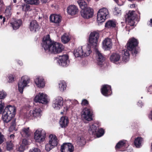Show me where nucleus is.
<instances>
[{"label":"nucleus","instance_id":"5701e85b","mask_svg":"<svg viewBox=\"0 0 152 152\" xmlns=\"http://www.w3.org/2000/svg\"><path fill=\"white\" fill-rule=\"evenodd\" d=\"M100 126L99 123L97 124L96 123L92 124L90 125V127L88 129V131L90 134L95 135L96 133L98 128Z\"/></svg>","mask_w":152,"mask_h":152},{"label":"nucleus","instance_id":"052dcab7","mask_svg":"<svg viewBox=\"0 0 152 152\" xmlns=\"http://www.w3.org/2000/svg\"><path fill=\"white\" fill-rule=\"evenodd\" d=\"M18 64L19 65H20V66H21L23 64V63L21 61L18 60Z\"/></svg>","mask_w":152,"mask_h":152},{"label":"nucleus","instance_id":"412c9836","mask_svg":"<svg viewBox=\"0 0 152 152\" xmlns=\"http://www.w3.org/2000/svg\"><path fill=\"white\" fill-rule=\"evenodd\" d=\"M35 83L39 88H43L45 85L44 79L41 77L37 76L34 80Z\"/></svg>","mask_w":152,"mask_h":152},{"label":"nucleus","instance_id":"2f4dec72","mask_svg":"<svg viewBox=\"0 0 152 152\" xmlns=\"http://www.w3.org/2000/svg\"><path fill=\"white\" fill-rule=\"evenodd\" d=\"M66 84L63 80L60 81L58 83V89L61 92H63L66 89Z\"/></svg>","mask_w":152,"mask_h":152},{"label":"nucleus","instance_id":"473e14b6","mask_svg":"<svg viewBox=\"0 0 152 152\" xmlns=\"http://www.w3.org/2000/svg\"><path fill=\"white\" fill-rule=\"evenodd\" d=\"M124 54L122 59L124 61L126 62L129 59L130 54L129 51L127 49H124L122 52Z\"/></svg>","mask_w":152,"mask_h":152},{"label":"nucleus","instance_id":"37998d69","mask_svg":"<svg viewBox=\"0 0 152 152\" xmlns=\"http://www.w3.org/2000/svg\"><path fill=\"white\" fill-rule=\"evenodd\" d=\"M104 133V130L102 129H100L97 131L96 133L95 134L98 137H100L103 135Z\"/></svg>","mask_w":152,"mask_h":152},{"label":"nucleus","instance_id":"7ed1b4c3","mask_svg":"<svg viewBox=\"0 0 152 152\" xmlns=\"http://www.w3.org/2000/svg\"><path fill=\"white\" fill-rule=\"evenodd\" d=\"M89 45L80 46L74 50V54L76 57L83 58L88 56L91 52Z\"/></svg>","mask_w":152,"mask_h":152},{"label":"nucleus","instance_id":"ddd939ff","mask_svg":"<svg viewBox=\"0 0 152 152\" xmlns=\"http://www.w3.org/2000/svg\"><path fill=\"white\" fill-rule=\"evenodd\" d=\"M81 16L84 18L88 19L92 17L93 15V10L92 9L88 7L81 10Z\"/></svg>","mask_w":152,"mask_h":152},{"label":"nucleus","instance_id":"a211bd4d","mask_svg":"<svg viewBox=\"0 0 152 152\" xmlns=\"http://www.w3.org/2000/svg\"><path fill=\"white\" fill-rule=\"evenodd\" d=\"M29 28L30 31L35 33L38 31L40 27L36 20H33L30 22Z\"/></svg>","mask_w":152,"mask_h":152},{"label":"nucleus","instance_id":"f3484780","mask_svg":"<svg viewBox=\"0 0 152 152\" xmlns=\"http://www.w3.org/2000/svg\"><path fill=\"white\" fill-rule=\"evenodd\" d=\"M10 23L13 29L16 30L22 25V21L21 19H14L11 21Z\"/></svg>","mask_w":152,"mask_h":152},{"label":"nucleus","instance_id":"8fccbe9b","mask_svg":"<svg viewBox=\"0 0 152 152\" xmlns=\"http://www.w3.org/2000/svg\"><path fill=\"white\" fill-rule=\"evenodd\" d=\"M29 152H41L40 150L37 148H34L31 149Z\"/></svg>","mask_w":152,"mask_h":152},{"label":"nucleus","instance_id":"1a4fd4ad","mask_svg":"<svg viewBox=\"0 0 152 152\" xmlns=\"http://www.w3.org/2000/svg\"><path fill=\"white\" fill-rule=\"evenodd\" d=\"M93 112L91 109L86 107L81 112V118L88 121H91L93 120Z\"/></svg>","mask_w":152,"mask_h":152},{"label":"nucleus","instance_id":"0e129e2a","mask_svg":"<svg viewBox=\"0 0 152 152\" xmlns=\"http://www.w3.org/2000/svg\"><path fill=\"white\" fill-rule=\"evenodd\" d=\"M15 137V136L14 134H11L10 135V137L11 139H14Z\"/></svg>","mask_w":152,"mask_h":152},{"label":"nucleus","instance_id":"680f3d73","mask_svg":"<svg viewBox=\"0 0 152 152\" xmlns=\"http://www.w3.org/2000/svg\"><path fill=\"white\" fill-rule=\"evenodd\" d=\"M138 103L139 104H137L138 105V106H139L140 107H142L143 105L142 103V102H141V101L139 102Z\"/></svg>","mask_w":152,"mask_h":152},{"label":"nucleus","instance_id":"6ab92c4d","mask_svg":"<svg viewBox=\"0 0 152 152\" xmlns=\"http://www.w3.org/2000/svg\"><path fill=\"white\" fill-rule=\"evenodd\" d=\"M101 92L102 94L105 96H108L112 94L111 87L107 85H104L103 86L101 89Z\"/></svg>","mask_w":152,"mask_h":152},{"label":"nucleus","instance_id":"774afa93","mask_svg":"<svg viewBox=\"0 0 152 152\" xmlns=\"http://www.w3.org/2000/svg\"><path fill=\"white\" fill-rule=\"evenodd\" d=\"M150 23L149 24V25L151 26H152V19H151L150 20Z\"/></svg>","mask_w":152,"mask_h":152},{"label":"nucleus","instance_id":"ea45409f","mask_svg":"<svg viewBox=\"0 0 152 152\" xmlns=\"http://www.w3.org/2000/svg\"><path fill=\"white\" fill-rule=\"evenodd\" d=\"M28 4L37 5L39 3V0H24Z\"/></svg>","mask_w":152,"mask_h":152},{"label":"nucleus","instance_id":"2eb2a0df","mask_svg":"<svg viewBox=\"0 0 152 152\" xmlns=\"http://www.w3.org/2000/svg\"><path fill=\"white\" fill-rule=\"evenodd\" d=\"M74 150V146L72 144L66 143L61 145V152H72Z\"/></svg>","mask_w":152,"mask_h":152},{"label":"nucleus","instance_id":"c9c22d12","mask_svg":"<svg viewBox=\"0 0 152 152\" xmlns=\"http://www.w3.org/2000/svg\"><path fill=\"white\" fill-rule=\"evenodd\" d=\"M77 2L82 10L88 7L86 3L84 0H78Z\"/></svg>","mask_w":152,"mask_h":152},{"label":"nucleus","instance_id":"09e8293b","mask_svg":"<svg viewBox=\"0 0 152 152\" xmlns=\"http://www.w3.org/2000/svg\"><path fill=\"white\" fill-rule=\"evenodd\" d=\"M5 140L4 135L2 134L1 132H0V145L4 142Z\"/></svg>","mask_w":152,"mask_h":152},{"label":"nucleus","instance_id":"bb28decb","mask_svg":"<svg viewBox=\"0 0 152 152\" xmlns=\"http://www.w3.org/2000/svg\"><path fill=\"white\" fill-rule=\"evenodd\" d=\"M20 133L22 136L27 137L31 135V132L29 127H25L22 129Z\"/></svg>","mask_w":152,"mask_h":152},{"label":"nucleus","instance_id":"4c0bfd02","mask_svg":"<svg viewBox=\"0 0 152 152\" xmlns=\"http://www.w3.org/2000/svg\"><path fill=\"white\" fill-rule=\"evenodd\" d=\"M13 143V141L12 140L6 142V148L7 150L10 151L13 149L14 146Z\"/></svg>","mask_w":152,"mask_h":152},{"label":"nucleus","instance_id":"c756f323","mask_svg":"<svg viewBox=\"0 0 152 152\" xmlns=\"http://www.w3.org/2000/svg\"><path fill=\"white\" fill-rule=\"evenodd\" d=\"M105 26L107 28H114L116 26V22L115 20H109L106 23Z\"/></svg>","mask_w":152,"mask_h":152},{"label":"nucleus","instance_id":"e2e57ef3","mask_svg":"<svg viewBox=\"0 0 152 152\" xmlns=\"http://www.w3.org/2000/svg\"><path fill=\"white\" fill-rule=\"evenodd\" d=\"M135 7V4H132L130 5V7L132 8H134Z\"/></svg>","mask_w":152,"mask_h":152},{"label":"nucleus","instance_id":"13d9d810","mask_svg":"<svg viewBox=\"0 0 152 152\" xmlns=\"http://www.w3.org/2000/svg\"><path fill=\"white\" fill-rule=\"evenodd\" d=\"M88 104V101L86 99H84L82 100L81 104L82 105L86 106Z\"/></svg>","mask_w":152,"mask_h":152},{"label":"nucleus","instance_id":"cd10ccee","mask_svg":"<svg viewBox=\"0 0 152 152\" xmlns=\"http://www.w3.org/2000/svg\"><path fill=\"white\" fill-rule=\"evenodd\" d=\"M59 123L61 127H66L68 125L69 123L68 118L66 116L61 117L60 119Z\"/></svg>","mask_w":152,"mask_h":152},{"label":"nucleus","instance_id":"69168bd1","mask_svg":"<svg viewBox=\"0 0 152 152\" xmlns=\"http://www.w3.org/2000/svg\"><path fill=\"white\" fill-rule=\"evenodd\" d=\"M149 118L152 120V111H151L150 115L149 116Z\"/></svg>","mask_w":152,"mask_h":152},{"label":"nucleus","instance_id":"20e7f679","mask_svg":"<svg viewBox=\"0 0 152 152\" xmlns=\"http://www.w3.org/2000/svg\"><path fill=\"white\" fill-rule=\"evenodd\" d=\"M54 62L59 66L66 67L69 64V56L67 55H63L54 58Z\"/></svg>","mask_w":152,"mask_h":152},{"label":"nucleus","instance_id":"338daca9","mask_svg":"<svg viewBox=\"0 0 152 152\" xmlns=\"http://www.w3.org/2000/svg\"><path fill=\"white\" fill-rule=\"evenodd\" d=\"M48 0H41V2L43 3H46L47 1Z\"/></svg>","mask_w":152,"mask_h":152},{"label":"nucleus","instance_id":"c85d7f7f","mask_svg":"<svg viewBox=\"0 0 152 152\" xmlns=\"http://www.w3.org/2000/svg\"><path fill=\"white\" fill-rule=\"evenodd\" d=\"M120 58V55L119 54L116 53H113L110 57V61L114 63L118 61Z\"/></svg>","mask_w":152,"mask_h":152},{"label":"nucleus","instance_id":"6e6552de","mask_svg":"<svg viewBox=\"0 0 152 152\" xmlns=\"http://www.w3.org/2000/svg\"><path fill=\"white\" fill-rule=\"evenodd\" d=\"M34 100L36 102H39L44 104H48L50 100L45 93L40 92L35 96Z\"/></svg>","mask_w":152,"mask_h":152},{"label":"nucleus","instance_id":"bf43d9fd","mask_svg":"<svg viewBox=\"0 0 152 152\" xmlns=\"http://www.w3.org/2000/svg\"><path fill=\"white\" fill-rule=\"evenodd\" d=\"M148 91L150 92V93H152V86H149L148 89Z\"/></svg>","mask_w":152,"mask_h":152},{"label":"nucleus","instance_id":"6e6d98bb","mask_svg":"<svg viewBox=\"0 0 152 152\" xmlns=\"http://www.w3.org/2000/svg\"><path fill=\"white\" fill-rule=\"evenodd\" d=\"M25 146L21 144L18 148V151L20 152L23 151L25 150Z\"/></svg>","mask_w":152,"mask_h":152},{"label":"nucleus","instance_id":"aec40b11","mask_svg":"<svg viewBox=\"0 0 152 152\" xmlns=\"http://www.w3.org/2000/svg\"><path fill=\"white\" fill-rule=\"evenodd\" d=\"M67 13L68 14L73 15L76 14L78 12L77 7L75 5H71L67 9Z\"/></svg>","mask_w":152,"mask_h":152},{"label":"nucleus","instance_id":"603ef678","mask_svg":"<svg viewBox=\"0 0 152 152\" xmlns=\"http://www.w3.org/2000/svg\"><path fill=\"white\" fill-rule=\"evenodd\" d=\"M115 2L119 6H122L124 4V2L121 1V0H114Z\"/></svg>","mask_w":152,"mask_h":152},{"label":"nucleus","instance_id":"423d86ee","mask_svg":"<svg viewBox=\"0 0 152 152\" xmlns=\"http://www.w3.org/2000/svg\"><path fill=\"white\" fill-rule=\"evenodd\" d=\"M109 14L107 8L103 7L99 10L97 14V20L98 23L104 21L108 17Z\"/></svg>","mask_w":152,"mask_h":152},{"label":"nucleus","instance_id":"4d7b16f0","mask_svg":"<svg viewBox=\"0 0 152 152\" xmlns=\"http://www.w3.org/2000/svg\"><path fill=\"white\" fill-rule=\"evenodd\" d=\"M72 106H70V105H69V106H67L66 107H64L63 110L64 112H66V111L68 110H69V109H71L72 108Z\"/></svg>","mask_w":152,"mask_h":152},{"label":"nucleus","instance_id":"f8f14e48","mask_svg":"<svg viewBox=\"0 0 152 152\" xmlns=\"http://www.w3.org/2000/svg\"><path fill=\"white\" fill-rule=\"evenodd\" d=\"M63 101L62 97L58 96L56 97L52 102L53 107L56 110L60 109L63 106Z\"/></svg>","mask_w":152,"mask_h":152},{"label":"nucleus","instance_id":"a18cd8bd","mask_svg":"<svg viewBox=\"0 0 152 152\" xmlns=\"http://www.w3.org/2000/svg\"><path fill=\"white\" fill-rule=\"evenodd\" d=\"M113 14L115 15H121V10L118 7H115L113 11Z\"/></svg>","mask_w":152,"mask_h":152},{"label":"nucleus","instance_id":"0eeeda50","mask_svg":"<svg viewBox=\"0 0 152 152\" xmlns=\"http://www.w3.org/2000/svg\"><path fill=\"white\" fill-rule=\"evenodd\" d=\"M30 81V78L27 75L23 76L21 77L18 83V90L20 93H22L24 88L28 86Z\"/></svg>","mask_w":152,"mask_h":152},{"label":"nucleus","instance_id":"f704fd0d","mask_svg":"<svg viewBox=\"0 0 152 152\" xmlns=\"http://www.w3.org/2000/svg\"><path fill=\"white\" fill-rule=\"evenodd\" d=\"M61 40L63 43L66 44L69 41L70 37L68 34L65 33L61 37Z\"/></svg>","mask_w":152,"mask_h":152},{"label":"nucleus","instance_id":"c03bdc74","mask_svg":"<svg viewBox=\"0 0 152 152\" xmlns=\"http://www.w3.org/2000/svg\"><path fill=\"white\" fill-rule=\"evenodd\" d=\"M54 147L53 146V145L48 142V143L45 146V149L47 151H49Z\"/></svg>","mask_w":152,"mask_h":152},{"label":"nucleus","instance_id":"a878e982","mask_svg":"<svg viewBox=\"0 0 152 152\" xmlns=\"http://www.w3.org/2000/svg\"><path fill=\"white\" fill-rule=\"evenodd\" d=\"M49 142L54 147L56 146L58 143V140L56 136L53 134H50L49 137Z\"/></svg>","mask_w":152,"mask_h":152},{"label":"nucleus","instance_id":"49530a36","mask_svg":"<svg viewBox=\"0 0 152 152\" xmlns=\"http://www.w3.org/2000/svg\"><path fill=\"white\" fill-rule=\"evenodd\" d=\"M14 76L12 75H9L8 76L7 81L9 83L13 82L14 81Z\"/></svg>","mask_w":152,"mask_h":152},{"label":"nucleus","instance_id":"a19ab883","mask_svg":"<svg viewBox=\"0 0 152 152\" xmlns=\"http://www.w3.org/2000/svg\"><path fill=\"white\" fill-rule=\"evenodd\" d=\"M11 7L10 6H9L7 7L5 12V15L6 16H10L11 15Z\"/></svg>","mask_w":152,"mask_h":152},{"label":"nucleus","instance_id":"9b49d317","mask_svg":"<svg viewBox=\"0 0 152 152\" xmlns=\"http://www.w3.org/2000/svg\"><path fill=\"white\" fill-rule=\"evenodd\" d=\"M99 37V34L98 32L96 31L91 32L90 34L89 39V45L93 47H96Z\"/></svg>","mask_w":152,"mask_h":152},{"label":"nucleus","instance_id":"dca6fc26","mask_svg":"<svg viewBox=\"0 0 152 152\" xmlns=\"http://www.w3.org/2000/svg\"><path fill=\"white\" fill-rule=\"evenodd\" d=\"M29 114L31 116L36 118H40L42 115V112L41 109L39 108H34L30 110Z\"/></svg>","mask_w":152,"mask_h":152},{"label":"nucleus","instance_id":"f257e3e1","mask_svg":"<svg viewBox=\"0 0 152 152\" xmlns=\"http://www.w3.org/2000/svg\"><path fill=\"white\" fill-rule=\"evenodd\" d=\"M42 45L46 52L54 54L61 52L64 49L62 45L52 40L48 35L42 39Z\"/></svg>","mask_w":152,"mask_h":152},{"label":"nucleus","instance_id":"9d476101","mask_svg":"<svg viewBox=\"0 0 152 152\" xmlns=\"http://www.w3.org/2000/svg\"><path fill=\"white\" fill-rule=\"evenodd\" d=\"M45 135V132L44 130L38 129L34 133V139L36 142L40 143L44 141Z\"/></svg>","mask_w":152,"mask_h":152},{"label":"nucleus","instance_id":"4468645a","mask_svg":"<svg viewBox=\"0 0 152 152\" xmlns=\"http://www.w3.org/2000/svg\"><path fill=\"white\" fill-rule=\"evenodd\" d=\"M134 12V11H129L128 14L127 18L126 19V20L128 21L129 25L131 26L134 25V20L136 17Z\"/></svg>","mask_w":152,"mask_h":152},{"label":"nucleus","instance_id":"58836bf2","mask_svg":"<svg viewBox=\"0 0 152 152\" xmlns=\"http://www.w3.org/2000/svg\"><path fill=\"white\" fill-rule=\"evenodd\" d=\"M126 141L123 140L119 141L116 145L115 148L116 150L121 148L122 147L125 146Z\"/></svg>","mask_w":152,"mask_h":152},{"label":"nucleus","instance_id":"3c124183","mask_svg":"<svg viewBox=\"0 0 152 152\" xmlns=\"http://www.w3.org/2000/svg\"><path fill=\"white\" fill-rule=\"evenodd\" d=\"M4 107V104L2 101H0V114L2 113Z\"/></svg>","mask_w":152,"mask_h":152},{"label":"nucleus","instance_id":"f03ea898","mask_svg":"<svg viewBox=\"0 0 152 152\" xmlns=\"http://www.w3.org/2000/svg\"><path fill=\"white\" fill-rule=\"evenodd\" d=\"M16 108L15 106L9 105L6 107L2 116L3 121L6 123L9 122L14 116Z\"/></svg>","mask_w":152,"mask_h":152},{"label":"nucleus","instance_id":"4be33fe9","mask_svg":"<svg viewBox=\"0 0 152 152\" xmlns=\"http://www.w3.org/2000/svg\"><path fill=\"white\" fill-rule=\"evenodd\" d=\"M103 47L105 50H108L112 46V43L111 39L109 38H106L103 42Z\"/></svg>","mask_w":152,"mask_h":152},{"label":"nucleus","instance_id":"39448f33","mask_svg":"<svg viewBox=\"0 0 152 152\" xmlns=\"http://www.w3.org/2000/svg\"><path fill=\"white\" fill-rule=\"evenodd\" d=\"M138 44V42L137 39L132 38L129 40L126 45L127 49L129 50L132 51V53L134 56H135L138 53V51L136 48Z\"/></svg>","mask_w":152,"mask_h":152},{"label":"nucleus","instance_id":"e433bc0d","mask_svg":"<svg viewBox=\"0 0 152 152\" xmlns=\"http://www.w3.org/2000/svg\"><path fill=\"white\" fill-rule=\"evenodd\" d=\"M17 128L15 123V120L13 119L12 120L10 126L9 128V130L10 132H12L14 130L16 131Z\"/></svg>","mask_w":152,"mask_h":152},{"label":"nucleus","instance_id":"5fc2aeb1","mask_svg":"<svg viewBox=\"0 0 152 152\" xmlns=\"http://www.w3.org/2000/svg\"><path fill=\"white\" fill-rule=\"evenodd\" d=\"M21 144L25 147L29 144V142L27 140L24 139L23 140Z\"/></svg>","mask_w":152,"mask_h":152},{"label":"nucleus","instance_id":"de8ad7c7","mask_svg":"<svg viewBox=\"0 0 152 152\" xmlns=\"http://www.w3.org/2000/svg\"><path fill=\"white\" fill-rule=\"evenodd\" d=\"M6 93L3 91H0V99H4L6 96Z\"/></svg>","mask_w":152,"mask_h":152},{"label":"nucleus","instance_id":"72a5a7b5","mask_svg":"<svg viewBox=\"0 0 152 152\" xmlns=\"http://www.w3.org/2000/svg\"><path fill=\"white\" fill-rule=\"evenodd\" d=\"M77 142L79 145H83L86 143V140L83 136H80L77 137Z\"/></svg>","mask_w":152,"mask_h":152},{"label":"nucleus","instance_id":"864d4df0","mask_svg":"<svg viewBox=\"0 0 152 152\" xmlns=\"http://www.w3.org/2000/svg\"><path fill=\"white\" fill-rule=\"evenodd\" d=\"M69 100L70 101L69 103L70 105L72 104L73 105H74L78 104V102L76 100Z\"/></svg>","mask_w":152,"mask_h":152},{"label":"nucleus","instance_id":"393cba45","mask_svg":"<svg viewBox=\"0 0 152 152\" xmlns=\"http://www.w3.org/2000/svg\"><path fill=\"white\" fill-rule=\"evenodd\" d=\"M50 21L56 23H59L61 20V17L58 15L52 14L50 17Z\"/></svg>","mask_w":152,"mask_h":152},{"label":"nucleus","instance_id":"b1692460","mask_svg":"<svg viewBox=\"0 0 152 152\" xmlns=\"http://www.w3.org/2000/svg\"><path fill=\"white\" fill-rule=\"evenodd\" d=\"M96 52L97 64L99 65H102L103 64L104 60V58L102 54L98 50L96 49Z\"/></svg>","mask_w":152,"mask_h":152},{"label":"nucleus","instance_id":"79ce46f5","mask_svg":"<svg viewBox=\"0 0 152 152\" xmlns=\"http://www.w3.org/2000/svg\"><path fill=\"white\" fill-rule=\"evenodd\" d=\"M22 10L25 11H26L31 10L30 6L28 4H24L22 5Z\"/></svg>","mask_w":152,"mask_h":152},{"label":"nucleus","instance_id":"7c9ffc66","mask_svg":"<svg viewBox=\"0 0 152 152\" xmlns=\"http://www.w3.org/2000/svg\"><path fill=\"white\" fill-rule=\"evenodd\" d=\"M143 141V139L142 137H138L135 138L134 141V144L136 147L140 148L142 145Z\"/></svg>","mask_w":152,"mask_h":152}]
</instances>
